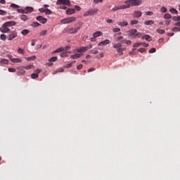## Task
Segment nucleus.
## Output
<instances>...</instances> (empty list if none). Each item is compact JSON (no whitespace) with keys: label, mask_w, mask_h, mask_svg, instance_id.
<instances>
[{"label":"nucleus","mask_w":180,"mask_h":180,"mask_svg":"<svg viewBox=\"0 0 180 180\" xmlns=\"http://www.w3.org/2000/svg\"><path fill=\"white\" fill-rule=\"evenodd\" d=\"M72 64H75V60L72 61L70 63L67 64L65 67V68H71V67H72Z\"/></svg>","instance_id":"28"},{"label":"nucleus","mask_w":180,"mask_h":180,"mask_svg":"<svg viewBox=\"0 0 180 180\" xmlns=\"http://www.w3.org/2000/svg\"><path fill=\"white\" fill-rule=\"evenodd\" d=\"M146 15H147L148 16H153V15H154V13H153L152 11H147L146 13Z\"/></svg>","instance_id":"51"},{"label":"nucleus","mask_w":180,"mask_h":180,"mask_svg":"<svg viewBox=\"0 0 180 180\" xmlns=\"http://www.w3.org/2000/svg\"><path fill=\"white\" fill-rule=\"evenodd\" d=\"M103 56H104L103 53H101L98 56H97V58H103Z\"/></svg>","instance_id":"64"},{"label":"nucleus","mask_w":180,"mask_h":180,"mask_svg":"<svg viewBox=\"0 0 180 180\" xmlns=\"http://www.w3.org/2000/svg\"><path fill=\"white\" fill-rule=\"evenodd\" d=\"M113 48L117 49H117H122V44L120 42H118L117 44L113 46Z\"/></svg>","instance_id":"25"},{"label":"nucleus","mask_w":180,"mask_h":180,"mask_svg":"<svg viewBox=\"0 0 180 180\" xmlns=\"http://www.w3.org/2000/svg\"><path fill=\"white\" fill-rule=\"evenodd\" d=\"M160 11L162 13H165L168 10L165 7H162Z\"/></svg>","instance_id":"49"},{"label":"nucleus","mask_w":180,"mask_h":180,"mask_svg":"<svg viewBox=\"0 0 180 180\" xmlns=\"http://www.w3.org/2000/svg\"><path fill=\"white\" fill-rule=\"evenodd\" d=\"M142 40L145 39V40H146L147 41H151L152 39H151V36L150 35H143L141 37Z\"/></svg>","instance_id":"19"},{"label":"nucleus","mask_w":180,"mask_h":180,"mask_svg":"<svg viewBox=\"0 0 180 180\" xmlns=\"http://www.w3.org/2000/svg\"><path fill=\"white\" fill-rule=\"evenodd\" d=\"M139 53H144V52H146V49L141 48L139 49Z\"/></svg>","instance_id":"58"},{"label":"nucleus","mask_w":180,"mask_h":180,"mask_svg":"<svg viewBox=\"0 0 180 180\" xmlns=\"http://www.w3.org/2000/svg\"><path fill=\"white\" fill-rule=\"evenodd\" d=\"M79 57H81V53H76L70 56V58H72L73 60H77V58H79Z\"/></svg>","instance_id":"20"},{"label":"nucleus","mask_w":180,"mask_h":180,"mask_svg":"<svg viewBox=\"0 0 180 180\" xmlns=\"http://www.w3.org/2000/svg\"><path fill=\"white\" fill-rule=\"evenodd\" d=\"M156 32L157 33H159V34H164V33H165V30L158 29Z\"/></svg>","instance_id":"33"},{"label":"nucleus","mask_w":180,"mask_h":180,"mask_svg":"<svg viewBox=\"0 0 180 180\" xmlns=\"http://www.w3.org/2000/svg\"><path fill=\"white\" fill-rule=\"evenodd\" d=\"M129 25V22L127 21H123L118 23L119 26H121L122 27H124V26H127Z\"/></svg>","instance_id":"21"},{"label":"nucleus","mask_w":180,"mask_h":180,"mask_svg":"<svg viewBox=\"0 0 180 180\" xmlns=\"http://www.w3.org/2000/svg\"><path fill=\"white\" fill-rule=\"evenodd\" d=\"M124 50H126V48H118L117 51L119 56H123V51H124Z\"/></svg>","instance_id":"18"},{"label":"nucleus","mask_w":180,"mask_h":180,"mask_svg":"<svg viewBox=\"0 0 180 180\" xmlns=\"http://www.w3.org/2000/svg\"><path fill=\"white\" fill-rule=\"evenodd\" d=\"M103 33L101 31L96 32L94 34H93V37H99V36H102Z\"/></svg>","instance_id":"22"},{"label":"nucleus","mask_w":180,"mask_h":180,"mask_svg":"<svg viewBox=\"0 0 180 180\" xmlns=\"http://www.w3.org/2000/svg\"><path fill=\"white\" fill-rule=\"evenodd\" d=\"M125 4H130L131 6H139L141 5V0H127L125 1Z\"/></svg>","instance_id":"2"},{"label":"nucleus","mask_w":180,"mask_h":180,"mask_svg":"<svg viewBox=\"0 0 180 180\" xmlns=\"http://www.w3.org/2000/svg\"><path fill=\"white\" fill-rule=\"evenodd\" d=\"M32 27H39L40 26V23L35 22L31 25Z\"/></svg>","instance_id":"34"},{"label":"nucleus","mask_w":180,"mask_h":180,"mask_svg":"<svg viewBox=\"0 0 180 180\" xmlns=\"http://www.w3.org/2000/svg\"><path fill=\"white\" fill-rule=\"evenodd\" d=\"M89 50V47L85 46L77 49V53H85V51Z\"/></svg>","instance_id":"15"},{"label":"nucleus","mask_w":180,"mask_h":180,"mask_svg":"<svg viewBox=\"0 0 180 180\" xmlns=\"http://www.w3.org/2000/svg\"><path fill=\"white\" fill-rule=\"evenodd\" d=\"M21 33L23 36H26V34H29V33H30V31L29 30H23Z\"/></svg>","instance_id":"27"},{"label":"nucleus","mask_w":180,"mask_h":180,"mask_svg":"<svg viewBox=\"0 0 180 180\" xmlns=\"http://www.w3.org/2000/svg\"><path fill=\"white\" fill-rule=\"evenodd\" d=\"M91 54H98V53H99V51H98V49H92L91 51Z\"/></svg>","instance_id":"47"},{"label":"nucleus","mask_w":180,"mask_h":180,"mask_svg":"<svg viewBox=\"0 0 180 180\" xmlns=\"http://www.w3.org/2000/svg\"><path fill=\"white\" fill-rule=\"evenodd\" d=\"M156 50L155 48H152L150 51L149 53H155Z\"/></svg>","instance_id":"60"},{"label":"nucleus","mask_w":180,"mask_h":180,"mask_svg":"<svg viewBox=\"0 0 180 180\" xmlns=\"http://www.w3.org/2000/svg\"><path fill=\"white\" fill-rule=\"evenodd\" d=\"M75 20H77V18L75 17H70V18H65L63 20H61V22L63 25H67L68 23H71L72 22H75Z\"/></svg>","instance_id":"3"},{"label":"nucleus","mask_w":180,"mask_h":180,"mask_svg":"<svg viewBox=\"0 0 180 180\" xmlns=\"http://www.w3.org/2000/svg\"><path fill=\"white\" fill-rule=\"evenodd\" d=\"M172 32H180V27H174L172 28Z\"/></svg>","instance_id":"44"},{"label":"nucleus","mask_w":180,"mask_h":180,"mask_svg":"<svg viewBox=\"0 0 180 180\" xmlns=\"http://www.w3.org/2000/svg\"><path fill=\"white\" fill-rule=\"evenodd\" d=\"M66 13H67V15H74V13H75V9H74V8H68L66 11Z\"/></svg>","instance_id":"16"},{"label":"nucleus","mask_w":180,"mask_h":180,"mask_svg":"<svg viewBox=\"0 0 180 180\" xmlns=\"http://www.w3.org/2000/svg\"><path fill=\"white\" fill-rule=\"evenodd\" d=\"M103 0H94V4H102Z\"/></svg>","instance_id":"53"},{"label":"nucleus","mask_w":180,"mask_h":180,"mask_svg":"<svg viewBox=\"0 0 180 180\" xmlns=\"http://www.w3.org/2000/svg\"><path fill=\"white\" fill-rule=\"evenodd\" d=\"M35 74H37L38 75H39V74H40L41 72V70H40V69H37L36 70H35Z\"/></svg>","instance_id":"61"},{"label":"nucleus","mask_w":180,"mask_h":180,"mask_svg":"<svg viewBox=\"0 0 180 180\" xmlns=\"http://www.w3.org/2000/svg\"><path fill=\"white\" fill-rule=\"evenodd\" d=\"M10 60H11V63H15V64L22 63V59L18 58H11Z\"/></svg>","instance_id":"14"},{"label":"nucleus","mask_w":180,"mask_h":180,"mask_svg":"<svg viewBox=\"0 0 180 180\" xmlns=\"http://www.w3.org/2000/svg\"><path fill=\"white\" fill-rule=\"evenodd\" d=\"M57 59H58L57 56H53V57L51 58L49 60V63H54V61H57Z\"/></svg>","instance_id":"31"},{"label":"nucleus","mask_w":180,"mask_h":180,"mask_svg":"<svg viewBox=\"0 0 180 180\" xmlns=\"http://www.w3.org/2000/svg\"><path fill=\"white\" fill-rule=\"evenodd\" d=\"M139 23V20H133L130 22L131 26H133V25H137Z\"/></svg>","instance_id":"36"},{"label":"nucleus","mask_w":180,"mask_h":180,"mask_svg":"<svg viewBox=\"0 0 180 180\" xmlns=\"http://www.w3.org/2000/svg\"><path fill=\"white\" fill-rule=\"evenodd\" d=\"M11 8H14V9H18V8H20V6H18V5H17V4H12L11 5Z\"/></svg>","instance_id":"40"},{"label":"nucleus","mask_w":180,"mask_h":180,"mask_svg":"<svg viewBox=\"0 0 180 180\" xmlns=\"http://www.w3.org/2000/svg\"><path fill=\"white\" fill-rule=\"evenodd\" d=\"M144 24L146 25V26H150L151 25H154V21L153 20H148V21H146L144 22Z\"/></svg>","instance_id":"24"},{"label":"nucleus","mask_w":180,"mask_h":180,"mask_svg":"<svg viewBox=\"0 0 180 180\" xmlns=\"http://www.w3.org/2000/svg\"><path fill=\"white\" fill-rule=\"evenodd\" d=\"M47 34V30H43L40 32V36H46Z\"/></svg>","instance_id":"48"},{"label":"nucleus","mask_w":180,"mask_h":180,"mask_svg":"<svg viewBox=\"0 0 180 180\" xmlns=\"http://www.w3.org/2000/svg\"><path fill=\"white\" fill-rule=\"evenodd\" d=\"M56 5H65L66 6H71V3L70 2V0H58Z\"/></svg>","instance_id":"7"},{"label":"nucleus","mask_w":180,"mask_h":180,"mask_svg":"<svg viewBox=\"0 0 180 180\" xmlns=\"http://www.w3.org/2000/svg\"><path fill=\"white\" fill-rule=\"evenodd\" d=\"M45 13H46V15H51V11L49 8H46L45 10Z\"/></svg>","instance_id":"50"},{"label":"nucleus","mask_w":180,"mask_h":180,"mask_svg":"<svg viewBox=\"0 0 180 180\" xmlns=\"http://www.w3.org/2000/svg\"><path fill=\"white\" fill-rule=\"evenodd\" d=\"M33 67H34L33 65H29L24 67V68L25 70H32V68H33Z\"/></svg>","instance_id":"42"},{"label":"nucleus","mask_w":180,"mask_h":180,"mask_svg":"<svg viewBox=\"0 0 180 180\" xmlns=\"http://www.w3.org/2000/svg\"><path fill=\"white\" fill-rule=\"evenodd\" d=\"M5 23L3 24V25L1 26V27H0V32H1V33H9L11 32V29H8Z\"/></svg>","instance_id":"9"},{"label":"nucleus","mask_w":180,"mask_h":180,"mask_svg":"<svg viewBox=\"0 0 180 180\" xmlns=\"http://www.w3.org/2000/svg\"><path fill=\"white\" fill-rule=\"evenodd\" d=\"M0 39H1V40H4V41H5V40H6V39H7L6 34H1L0 36Z\"/></svg>","instance_id":"32"},{"label":"nucleus","mask_w":180,"mask_h":180,"mask_svg":"<svg viewBox=\"0 0 180 180\" xmlns=\"http://www.w3.org/2000/svg\"><path fill=\"white\" fill-rule=\"evenodd\" d=\"M127 36H129V37H134V39H137V37H141L143 34L139 32L136 29H131L127 32Z\"/></svg>","instance_id":"1"},{"label":"nucleus","mask_w":180,"mask_h":180,"mask_svg":"<svg viewBox=\"0 0 180 180\" xmlns=\"http://www.w3.org/2000/svg\"><path fill=\"white\" fill-rule=\"evenodd\" d=\"M8 13L4 10H0V15H1V16H5V15H6Z\"/></svg>","instance_id":"45"},{"label":"nucleus","mask_w":180,"mask_h":180,"mask_svg":"<svg viewBox=\"0 0 180 180\" xmlns=\"http://www.w3.org/2000/svg\"><path fill=\"white\" fill-rule=\"evenodd\" d=\"M37 20H38L39 22H40V23H42L43 25H44V23H47V19L44 18L41 15L37 16Z\"/></svg>","instance_id":"10"},{"label":"nucleus","mask_w":180,"mask_h":180,"mask_svg":"<svg viewBox=\"0 0 180 180\" xmlns=\"http://www.w3.org/2000/svg\"><path fill=\"white\" fill-rule=\"evenodd\" d=\"M24 9H25V13H26L27 15H29V13H32V12L34 11V9L30 6H27Z\"/></svg>","instance_id":"11"},{"label":"nucleus","mask_w":180,"mask_h":180,"mask_svg":"<svg viewBox=\"0 0 180 180\" xmlns=\"http://www.w3.org/2000/svg\"><path fill=\"white\" fill-rule=\"evenodd\" d=\"M81 27H82V25H79L77 27H75V28H68L67 30L68 33H70L71 34H74L75 33L78 32V30H79L81 29Z\"/></svg>","instance_id":"5"},{"label":"nucleus","mask_w":180,"mask_h":180,"mask_svg":"<svg viewBox=\"0 0 180 180\" xmlns=\"http://www.w3.org/2000/svg\"><path fill=\"white\" fill-rule=\"evenodd\" d=\"M106 22H107V23H113V20H112V19H108V20H106Z\"/></svg>","instance_id":"63"},{"label":"nucleus","mask_w":180,"mask_h":180,"mask_svg":"<svg viewBox=\"0 0 180 180\" xmlns=\"http://www.w3.org/2000/svg\"><path fill=\"white\" fill-rule=\"evenodd\" d=\"M83 67H84V65H82V64H80V65H77V70H82Z\"/></svg>","instance_id":"59"},{"label":"nucleus","mask_w":180,"mask_h":180,"mask_svg":"<svg viewBox=\"0 0 180 180\" xmlns=\"http://www.w3.org/2000/svg\"><path fill=\"white\" fill-rule=\"evenodd\" d=\"M98 12V8H93L88 10L86 12L84 13V16H92L95 15Z\"/></svg>","instance_id":"4"},{"label":"nucleus","mask_w":180,"mask_h":180,"mask_svg":"<svg viewBox=\"0 0 180 180\" xmlns=\"http://www.w3.org/2000/svg\"><path fill=\"white\" fill-rule=\"evenodd\" d=\"M10 34L8 36V40L12 41L13 39H16L18 37V32L16 31H10Z\"/></svg>","instance_id":"6"},{"label":"nucleus","mask_w":180,"mask_h":180,"mask_svg":"<svg viewBox=\"0 0 180 180\" xmlns=\"http://www.w3.org/2000/svg\"><path fill=\"white\" fill-rule=\"evenodd\" d=\"M19 72H17V75L18 77H20V75H25L26 74V71L25 70V67L24 66H20L17 68Z\"/></svg>","instance_id":"8"},{"label":"nucleus","mask_w":180,"mask_h":180,"mask_svg":"<svg viewBox=\"0 0 180 180\" xmlns=\"http://www.w3.org/2000/svg\"><path fill=\"white\" fill-rule=\"evenodd\" d=\"M141 15H143V13H141V11L134 12V16H135V18H141Z\"/></svg>","instance_id":"17"},{"label":"nucleus","mask_w":180,"mask_h":180,"mask_svg":"<svg viewBox=\"0 0 180 180\" xmlns=\"http://www.w3.org/2000/svg\"><path fill=\"white\" fill-rule=\"evenodd\" d=\"M17 12H18V13H25V8L17 9Z\"/></svg>","instance_id":"54"},{"label":"nucleus","mask_w":180,"mask_h":180,"mask_svg":"<svg viewBox=\"0 0 180 180\" xmlns=\"http://www.w3.org/2000/svg\"><path fill=\"white\" fill-rule=\"evenodd\" d=\"M169 12H171V13H174V15H178V11L175 8H171Z\"/></svg>","instance_id":"30"},{"label":"nucleus","mask_w":180,"mask_h":180,"mask_svg":"<svg viewBox=\"0 0 180 180\" xmlns=\"http://www.w3.org/2000/svg\"><path fill=\"white\" fill-rule=\"evenodd\" d=\"M1 64H8V63H9V60H6V59H2L0 61Z\"/></svg>","instance_id":"41"},{"label":"nucleus","mask_w":180,"mask_h":180,"mask_svg":"<svg viewBox=\"0 0 180 180\" xmlns=\"http://www.w3.org/2000/svg\"><path fill=\"white\" fill-rule=\"evenodd\" d=\"M7 27H11L12 26H16V22L15 21H8L4 23Z\"/></svg>","instance_id":"12"},{"label":"nucleus","mask_w":180,"mask_h":180,"mask_svg":"<svg viewBox=\"0 0 180 180\" xmlns=\"http://www.w3.org/2000/svg\"><path fill=\"white\" fill-rule=\"evenodd\" d=\"M112 32H114V33H117V32H120V28H114Z\"/></svg>","instance_id":"57"},{"label":"nucleus","mask_w":180,"mask_h":180,"mask_svg":"<svg viewBox=\"0 0 180 180\" xmlns=\"http://www.w3.org/2000/svg\"><path fill=\"white\" fill-rule=\"evenodd\" d=\"M20 19H21V20H24V22H26V20H27V19H29V18L26 15H21Z\"/></svg>","instance_id":"26"},{"label":"nucleus","mask_w":180,"mask_h":180,"mask_svg":"<svg viewBox=\"0 0 180 180\" xmlns=\"http://www.w3.org/2000/svg\"><path fill=\"white\" fill-rule=\"evenodd\" d=\"M141 43H140V42H137V43H136V44H134V45H133V47H134V48H136V47H139V46H141Z\"/></svg>","instance_id":"52"},{"label":"nucleus","mask_w":180,"mask_h":180,"mask_svg":"<svg viewBox=\"0 0 180 180\" xmlns=\"http://www.w3.org/2000/svg\"><path fill=\"white\" fill-rule=\"evenodd\" d=\"M18 53H19V54H25V50H23L22 49L20 48L18 50Z\"/></svg>","instance_id":"46"},{"label":"nucleus","mask_w":180,"mask_h":180,"mask_svg":"<svg viewBox=\"0 0 180 180\" xmlns=\"http://www.w3.org/2000/svg\"><path fill=\"white\" fill-rule=\"evenodd\" d=\"M120 6H115V7L112 8V12H115V11H120Z\"/></svg>","instance_id":"43"},{"label":"nucleus","mask_w":180,"mask_h":180,"mask_svg":"<svg viewBox=\"0 0 180 180\" xmlns=\"http://www.w3.org/2000/svg\"><path fill=\"white\" fill-rule=\"evenodd\" d=\"M31 78H32V79H36V78H39V75L37 73H33L31 75Z\"/></svg>","instance_id":"37"},{"label":"nucleus","mask_w":180,"mask_h":180,"mask_svg":"<svg viewBox=\"0 0 180 180\" xmlns=\"http://www.w3.org/2000/svg\"><path fill=\"white\" fill-rule=\"evenodd\" d=\"M110 44V40L109 39H105L104 41H102L100 42L98 46H108V44Z\"/></svg>","instance_id":"13"},{"label":"nucleus","mask_w":180,"mask_h":180,"mask_svg":"<svg viewBox=\"0 0 180 180\" xmlns=\"http://www.w3.org/2000/svg\"><path fill=\"white\" fill-rule=\"evenodd\" d=\"M172 20H174L175 22H179V20H180V15L179 16H174L172 18Z\"/></svg>","instance_id":"39"},{"label":"nucleus","mask_w":180,"mask_h":180,"mask_svg":"<svg viewBox=\"0 0 180 180\" xmlns=\"http://www.w3.org/2000/svg\"><path fill=\"white\" fill-rule=\"evenodd\" d=\"M26 60H27V61H33V60H36V56L28 57L26 58Z\"/></svg>","instance_id":"29"},{"label":"nucleus","mask_w":180,"mask_h":180,"mask_svg":"<svg viewBox=\"0 0 180 180\" xmlns=\"http://www.w3.org/2000/svg\"><path fill=\"white\" fill-rule=\"evenodd\" d=\"M164 18L165 19H171V18H172V16L169 13H166V14H165Z\"/></svg>","instance_id":"38"},{"label":"nucleus","mask_w":180,"mask_h":180,"mask_svg":"<svg viewBox=\"0 0 180 180\" xmlns=\"http://www.w3.org/2000/svg\"><path fill=\"white\" fill-rule=\"evenodd\" d=\"M120 9H127L130 8V4H126L125 5L120 6Z\"/></svg>","instance_id":"23"},{"label":"nucleus","mask_w":180,"mask_h":180,"mask_svg":"<svg viewBox=\"0 0 180 180\" xmlns=\"http://www.w3.org/2000/svg\"><path fill=\"white\" fill-rule=\"evenodd\" d=\"M61 51H64V48L63 47L58 48V49H56L54 51V53H61Z\"/></svg>","instance_id":"35"},{"label":"nucleus","mask_w":180,"mask_h":180,"mask_svg":"<svg viewBox=\"0 0 180 180\" xmlns=\"http://www.w3.org/2000/svg\"><path fill=\"white\" fill-rule=\"evenodd\" d=\"M76 11H81V7L79 6H75Z\"/></svg>","instance_id":"62"},{"label":"nucleus","mask_w":180,"mask_h":180,"mask_svg":"<svg viewBox=\"0 0 180 180\" xmlns=\"http://www.w3.org/2000/svg\"><path fill=\"white\" fill-rule=\"evenodd\" d=\"M8 72H16V69L12 68H8Z\"/></svg>","instance_id":"55"},{"label":"nucleus","mask_w":180,"mask_h":180,"mask_svg":"<svg viewBox=\"0 0 180 180\" xmlns=\"http://www.w3.org/2000/svg\"><path fill=\"white\" fill-rule=\"evenodd\" d=\"M46 8H39V12H41V13H46Z\"/></svg>","instance_id":"56"}]
</instances>
